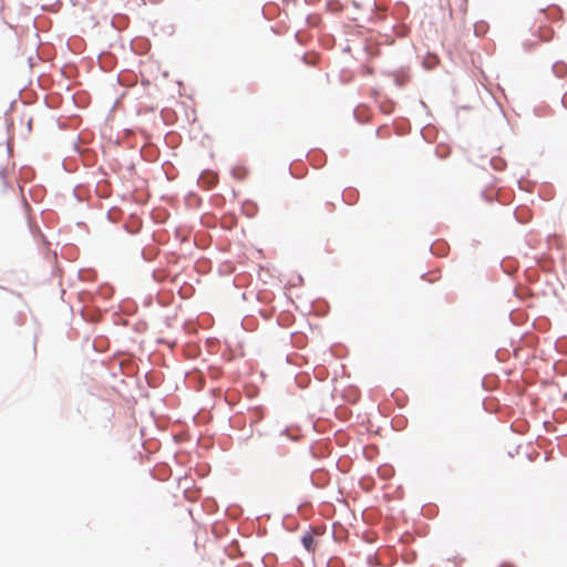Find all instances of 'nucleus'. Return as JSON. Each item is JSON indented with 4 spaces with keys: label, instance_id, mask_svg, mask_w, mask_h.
I'll return each instance as SVG.
<instances>
[{
    "label": "nucleus",
    "instance_id": "nucleus-1",
    "mask_svg": "<svg viewBox=\"0 0 567 567\" xmlns=\"http://www.w3.org/2000/svg\"><path fill=\"white\" fill-rule=\"evenodd\" d=\"M301 543L308 551L316 550V542H315V537L312 534H310V533L305 534L301 538Z\"/></svg>",
    "mask_w": 567,
    "mask_h": 567
}]
</instances>
